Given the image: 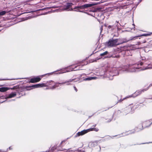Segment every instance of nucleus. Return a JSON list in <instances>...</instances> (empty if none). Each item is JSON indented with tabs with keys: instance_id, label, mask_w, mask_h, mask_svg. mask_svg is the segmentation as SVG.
I'll list each match as a JSON object with an SVG mask.
<instances>
[{
	"instance_id": "f257e3e1",
	"label": "nucleus",
	"mask_w": 152,
	"mask_h": 152,
	"mask_svg": "<svg viewBox=\"0 0 152 152\" xmlns=\"http://www.w3.org/2000/svg\"><path fill=\"white\" fill-rule=\"evenodd\" d=\"M117 43V39L111 40L109 41L107 43V46L108 47H112L118 45Z\"/></svg>"
},
{
	"instance_id": "f03ea898",
	"label": "nucleus",
	"mask_w": 152,
	"mask_h": 152,
	"mask_svg": "<svg viewBox=\"0 0 152 152\" xmlns=\"http://www.w3.org/2000/svg\"><path fill=\"white\" fill-rule=\"evenodd\" d=\"M46 85L44 83L42 84H37L33 85L31 86V87H33L34 88H40L45 87Z\"/></svg>"
},
{
	"instance_id": "7ed1b4c3",
	"label": "nucleus",
	"mask_w": 152,
	"mask_h": 152,
	"mask_svg": "<svg viewBox=\"0 0 152 152\" xmlns=\"http://www.w3.org/2000/svg\"><path fill=\"white\" fill-rule=\"evenodd\" d=\"M41 80L40 78L39 77H35L32 79H31L30 81V82L31 83H35L36 82H39Z\"/></svg>"
},
{
	"instance_id": "20e7f679",
	"label": "nucleus",
	"mask_w": 152,
	"mask_h": 152,
	"mask_svg": "<svg viewBox=\"0 0 152 152\" xmlns=\"http://www.w3.org/2000/svg\"><path fill=\"white\" fill-rule=\"evenodd\" d=\"M89 132V129H87L86 130H83L80 132H78L77 134V135H78V136H80V135H82L87 132Z\"/></svg>"
},
{
	"instance_id": "39448f33",
	"label": "nucleus",
	"mask_w": 152,
	"mask_h": 152,
	"mask_svg": "<svg viewBox=\"0 0 152 152\" xmlns=\"http://www.w3.org/2000/svg\"><path fill=\"white\" fill-rule=\"evenodd\" d=\"M10 89V88L6 87H1L0 88V91L1 92H4Z\"/></svg>"
},
{
	"instance_id": "423d86ee",
	"label": "nucleus",
	"mask_w": 152,
	"mask_h": 152,
	"mask_svg": "<svg viewBox=\"0 0 152 152\" xmlns=\"http://www.w3.org/2000/svg\"><path fill=\"white\" fill-rule=\"evenodd\" d=\"M96 5V4H85L83 6H82V7L84 8H86L88 7H91L93 6Z\"/></svg>"
},
{
	"instance_id": "0eeeda50",
	"label": "nucleus",
	"mask_w": 152,
	"mask_h": 152,
	"mask_svg": "<svg viewBox=\"0 0 152 152\" xmlns=\"http://www.w3.org/2000/svg\"><path fill=\"white\" fill-rule=\"evenodd\" d=\"M16 94L15 93H12L11 94L9 95L8 98H11L12 97H13L15 96H16Z\"/></svg>"
},
{
	"instance_id": "6e6552de",
	"label": "nucleus",
	"mask_w": 152,
	"mask_h": 152,
	"mask_svg": "<svg viewBox=\"0 0 152 152\" xmlns=\"http://www.w3.org/2000/svg\"><path fill=\"white\" fill-rule=\"evenodd\" d=\"M98 130H99V129H98L96 128H92L89 129V132L91 131H94L97 132L98 131Z\"/></svg>"
},
{
	"instance_id": "1a4fd4ad",
	"label": "nucleus",
	"mask_w": 152,
	"mask_h": 152,
	"mask_svg": "<svg viewBox=\"0 0 152 152\" xmlns=\"http://www.w3.org/2000/svg\"><path fill=\"white\" fill-rule=\"evenodd\" d=\"M96 77H88V78H87L86 79V80H91L92 79H96Z\"/></svg>"
},
{
	"instance_id": "9d476101",
	"label": "nucleus",
	"mask_w": 152,
	"mask_h": 152,
	"mask_svg": "<svg viewBox=\"0 0 152 152\" xmlns=\"http://www.w3.org/2000/svg\"><path fill=\"white\" fill-rule=\"evenodd\" d=\"M6 13L5 11H3L0 12V15H4Z\"/></svg>"
},
{
	"instance_id": "9b49d317",
	"label": "nucleus",
	"mask_w": 152,
	"mask_h": 152,
	"mask_svg": "<svg viewBox=\"0 0 152 152\" xmlns=\"http://www.w3.org/2000/svg\"><path fill=\"white\" fill-rule=\"evenodd\" d=\"M107 52L105 51L104 52V53L101 54L100 55L101 56H103L105 55H107Z\"/></svg>"
},
{
	"instance_id": "f8f14e48",
	"label": "nucleus",
	"mask_w": 152,
	"mask_h": 152,
	"mask_svg": "<svg viewBox=\"0 0 152 152\" xmlns=\"http://www.w3.org/2000/svg\"><path fill=\"white\" fill-rule=\"evenodd\" d=\"M72 3H69L68 4V6H71L72 5Z\"/></svg>"
}]
</instances>
